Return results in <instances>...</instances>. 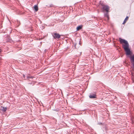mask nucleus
Returning <instances> with one entry per match:
<instances>
[{
	"label": "nucleus",
	"instance_id": "nucleus-1",
	"mask_svg": "<svg viewBox=\"0 0 134 134\" xmlns=\"http://www.w3.org/2000/svg\"><path fill=\"white\" fill-rule=\"evenodd\" d=\"M119 40L121 44L124 43V44H122V46L126 52V55H130L131 52L130 49L129 48V44L127 41L121 38H119Z\"/></svg>",
	"mask_w": 134,
	"mask_h": 134
},
{
	"label": "nucleus",
	"instance_id": "nucleus-2",
	"mask_svg": "<svg viewBox=\"0 0 134 134\" xmlns=\"http://www.w3.org/2000/svg\"><path fill=\"white\" fill-rule=\"evenodd\" d=\"M101 5L102 6V9L103 12H109V6L104 4H101Z\"/></svg>",
	"mask_w": 134,
	"mask_h": 134
},
{
	"label": "nucleus",
	"instance_id": "nucleus-3",
	"mask_svg": "<svg viewBox=\"0 0 134 134\" xmlns=\"http://www.w3.org/2000/svg\"><path fill=\"white\" fill-rule=\"evenodd\" d=\"M52 36L55 39H59L60 37V36L58 34L55 33H53Z\"/></svg>",
	"mask_w": 134,
	"mask_h": 134
},
{
	"label": "nucleus",
	"instance_id": "nucleus-4",
	"mask_svg": "<svg viewBox=\"0 0 134 134\" xmlns=\"http://www.w3.org/2000/svg\"><path fill=\"white\" fill-rule=\"evenodd\" d=\"M89 97L91 99H93L96 98V95L95 94H90L89 96Z\"/></svg>",
	"mask_w": 134,
	"mask_h": 134
},
{
	"label": "nucleus",
	"instance_id": "nucleus-5",
	"mask_svg": "<svg viewBox=\"0 0 134 134\" xmlns=\"http://www.w3.org/2000/svg\"><path fill=\"white\" fill-rule=\"evenodd\" d=\"M108 12H106V13H105L104 14V16L108 18V20L109 19V17L108 15Z\"/></svg>",
	"mask_w": 134,
	"mask_h": 134
},
{
	"label": "nucleus",
	"instance_id": "nucleus-6",
	"mask_svg": "<svg viewBox=\"0 0 134 134\" xmlns=\"http://www.w3.org/2000/svg\"><path fill=\"white\" fill-rule=\"evenodd\" d=\"M34 9L35 11L37 12L38 10V8L37 5H35L34 7Z\"/></svg>",
	"mask_w": 134,
	"mask_h": 134
},
{
	"label": "nucleus",
	"instance_id": "nucleus-7",
	"mask_svg": "<svg viewBox=\"0 0 134 134\" xmlns=\"http://www.w3.org/2000/svg\"><path fill=\"white\" fill-rule=\"evenodd\" d=\"M129 19V17L127 16L126 17V18L124 20V21L122 23L123 24H124L125 23H126V22L127 21L128 19Z\"/></svg>",
	"mask_w": 134,
	"mask_h": 134
},
{
	"label": "nucleus",
	"instance_id": "nucleus-8",
	"mask_svg": "<svg viewBox=\"0 0 134 134\" xmlns=\"http://www.w3.org/2000/svg\"><path fill=\"white\" fill-rule=\"evenodd\" d=\"M82 25H80L77 27L76 28L77 30L78 31L82 29Z\"/></svg>",
	"mask_w": 134,
	"mask_h": 134
},
{
	"label": "nucleus",
	"instance_id": "nucleus-9",
	"mask_svg": "<svg viewBox=\"0 0 134 134\" xmlns=\"http://www.w3.org/2000/svg\"><path fill=\"white\" fill-rule=\"evenodd\" d=\"M1 109H2V110L3 111H4L5 112L6 111V110H7V108H4V107H2Z\"/></svg>",
	"mask_w": 134,
	"mask_h": 134
},
{
	"label": "nucleus",
	"instance_id": "nucleus-10",
	"mask_svg": "<svg viewBox=\"0 0 134 134\" xmlns=\"http://www.w3.org/2000/svg\"><path fill=\"white\" fill-rule=\"evenodd\" d=\"M34 78V77L32 76H29V79L30 78Z\"/></svg>",
	"mask_w": 134,
	"mask_h": 134
},
{
	"label": "nucleus",
	"instance_id": "nucleus-11",
	"mask_svg": "<svg viewBox=\"0 0 134 134\" xmlns=\"http://www.w3.org/2000/svg\"><path fill=\"white\" fill-rule=\"evenodd\" d=\"M50 7H54V5L53 4H51L50 5Z\"/></svg>",
	"mask_w": 134,
	"mask_h": 134
},
{
	"label": "nucleus",
	"instance_id": "nucleus-12",
	"mask_svg": "<svg viewBox=\"0 0 134 134\" xmlns=\"http://www.w3.org/2000/svg\"><path fill=\"white\" fill-rule=\"evenodd\" d=\"M29 75H27L26 76V79H29Z\"/></svg>",
	"mask_w": 134,
	"mask_h": 134
},
{
	"label": "nucleus",
	"instance_id": "nucleus-13",
	"mask_svg": "<svg viewBox=\"0 0 134 134\" xmlns=\"http://www.w3.org/2000/svg\"><path fill=\"white\" fill-rule=\"evenodd\" d=\"M23 77L24 78H26V76H25V75H23Z\"/></svg>",
	"mask_w": 134,
	"mask_h": 134
},
{
	"label": "nucleus",
	"instance_id": "nucleus-14",
	"mask_svg": "<svg viewBox=\"0 0 134 134\" xmlns=\"http://www.w3.org/2000/svg\"><path fill=\"white\" fill-rule=\"evenodd\" d=\"M2 51L1 49H0V53Z\"/></svg>",
	"mask_w": 134,
	"mask_h": 134
},
{
	"label": "nucleus",
	"instance_id": "nucleus-15",
	"mask_svg": "<svg viewBox=\"0 0 134 134\" xmlns=\"http://www.w3.org/2000/svg\"><path fill=\"white\" fill-rule=\"evenodd\" d=\"M133 68H134V64L133 65Z\"/></svg>",
	"mask_w": 134,
	"mask_h": 134
}]
</instances>
